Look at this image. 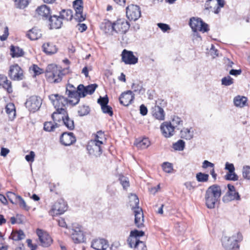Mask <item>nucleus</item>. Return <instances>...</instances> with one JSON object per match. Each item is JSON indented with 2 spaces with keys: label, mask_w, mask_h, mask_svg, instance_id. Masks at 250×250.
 Wrapping results in <instances>:
<instances>
[{
  "label": "nucleus",
  "mask_w": 250,
  "mask_h": 250,
  "mask_svg": "<svg viewBox=\"0 0 250 250\" xmlns=\"http://www.w3.org/2000/svg\"><path fill=\"white\" fill-rule=\"evenodd\" d=\"M5 111L9 116H11L12 117H14L16 115L14 104L12 103L8 104L5 107Z\"/></svg>",
  "instance_id": "nucleus-43"
},
{
  "label": "nucleus",
  "mask_w": 250,
  "mask_h": 250,
  "mask_svg": "<svg viewBox=\"0 0 250 250\" xmlns=\"http://www.w3.org/2000/svg\"><path fill=\"white\" fill-rule=\"evenodd\" d=\"M67 209L66 203L62 200L55 202L52 206L49 213L52 216H55L63 213Z\"/></svg>",
  "instance_id": "nucleus-10"
},
{
  "label": "nucleus",
  "mask_w": 250,
  "mask_h": 250,
  "mask_svg": "<svg viewBox=\"0 0 250 250\" xmlns=\"http://www.w3.org/2000/svg\"><path fill=\"white\" fill-rule=\"evenodd\" d=\"M8 75L13 81H21L24 78L22 69L17 64L10 66Z\"/></svg>",
  "instance_id": "nucleus-7"
},
{
  "label": "nucleus",
  "mask_w": 250,
  "mask_h": 250,
  "mask_svg": "<svg viewBox=\"0 0 250 250\" xmlns=\"http://www.w3.org/2000/svg\"><path fill=\"white\" fill-rule=\"evenodd\" d=\"M153 115L158 120H164L165 119V112L163 109L158 105L153 107Z\"/></svg>",
  "instance_id": "nucleus-27"
},
{
  "label": "nucleus",
  "mask_w": 250,
  "mask_h": 250,
  "mask_svg": "<svg viewBox=\"0 0 250 250\" xmlns=\"http://www.w3.org/2000/svg\"><path fill=\"white\" fill-rule=\"evenodd\" d=\"M247 98L244 96H238L234 98L233 102L235 106L242 107L247 103Z\"/></svg>",
  "instance_id": "nucleus-34"
},
{
  "label": "nucleus",
  "mask_w": 250,
  "mask_h": 250,
  "mask_svg": "<svg viewBox=\"0 0 250 250\" xmlns=\"http://www.w3.org/2000/svg\"><path fill=\"white\" fill-rule=\"evenodd\" d=\"M18 204H19L21 207L23 208L25 210L29 209V208L27 206L25 202L21 196H20V197H18Z\"/></svg>",
  "instance_id": "nucleus-60"
},
{
  "label": "nucleus",
  "mask_w": 250,
  "mask_h": 250,
  "mask_svg": "<svg viewBox=\"0 0 250 250\" xmlns=\"http://www.w3.org/2000/svg\"><path fill=\"white\" fill-rule=\"evenodd\" d=\"M69 233L75 243H80L85 241L83 231L82 227L77 224H73L71 228L68 229Z\"/></svg>",
  "instance_id": "nucleus-3"
},
{
  "label": "nucleus",
  "mask_w": 250,
  "mask_h": 250,
  "mask_svg": "<svg viewBox=\"0 0 250 250\" xmlns=\"http://www.w3.org/2000/svg\"><path fill=\"white\" fill-rule=\"evenodd\" d=\"M135 215V224L140 228L143 226L144 216L142 209L140 208H136L133 210Z\"/></svg>",
  "instance_id": "nucleus-23"
},
{
  "label": "nucleus",
  "mask_w": 250,
  "mask_h": 250,
  "mask_svg": "<svg viewBox=\"0 0 250 250\" xmlns=\"http://www.w3.org/2000/svg\"><path fill=\"white\" fill-rule=\"evenodd\" d=\"M222 192L221 187L216 184L209 186L205 195V204L209 209L214 208L215 205L220 200Z\"/></svg>",
  "instance_id": "nucleus-1"
},
{
  "label": "nucleus",
  "mask_w": 250,
  "mask_h": 250,
  "mask_svg": "<svg viewBox=\"0 0 250 250\" xmlns=\"http://www.w3.org/2000/svg\"><path fill=\"white\" fill-rule=\"evenodd\" d=\"M221 83L222 85L229 86L233 83V79L229 76H228L222 79Z\"/></svg>",
  "instance_id": "nucleus-54"
},
{
  "label": "nucleus",
  "mask_w": 250,
  "mask_h": 250,
  "mask_svg": "<svg viewBox=\"0 0 250 250\" xmlns=\"http://www.w3.org/2000/svg\"><path fill=\"white\" fill-rule=\"evenodd\" d=\"M59 16L62 21H71L73 18V12L70 9H63L60 12Z\"/></svg>",
  "instance_id": "nucleus-32"
},
{
  "label": "nucleus",
  "mask_w": 250,
  "mask_h": 250,
  "mask_svg": "<svg viewBox=\"0 0 250 250\" xmlns=\"http://www.w3.org/2000/svg\"><path fill=\"white\" fill-rule=\"evenodd\" d=\"M85 86L82 84H79L75 92L76 94H75L73 98V100H69L70 104L73 105H75L78 104L80 102V98H83L86 96V93L85 92Z\"/></svg>",
  "instance_id": "nucleus-14"
},
{
  "label": "nucleus",
  "mask_w": 250,
  "mask_h": 250,
  "mask_svg": "<svg viewBox=\"0 0 250 250\" xmlns=\"http://www.w3.org/2000/svg\"><path fill=\"white\" fill-rule=\"evenodd\" d=\"M37 234L41 243V245L43 247H48L52 244L53 240L49 234L43 231L42 229H37Z\"/></svg>",
  "instance_id": "nucleus-11"
},
{
  "label": "nucleus",
  "mask_w": 250,
  "mask_h": 250,
  "mask_svg": "<svg viewBox=\"0 0 250 250\" xmlns=\"http://www.w3.org/2000/svg\"><path fill=\"white\" fill-rule=\"evenodd\" d=\"M193 137V131L189 128H183L181 131V137L186 140H190Z\"/></svg>",
  "instance_id": "nucleus-36"
},
{
  "label": "nucleus",
  "mask_w": 250,
  "mask_h": 250,
  "mask_svg": "<svg viewBox=\"0 0 250 250\" xmlns=\"http://www.w3.org/2000/svg\"><path fill=\"white\" fill-rule=\"evenodd\" d=\"M48 98L56 108H61L65 106L69 100L63 96L58 94H51L48 96Z\"/></svg>",
  "instance_id": "nucleus-8"
},
{
  "label": "nucleus",
  "mask_w": 250,
  "mask_h": 250,
  "mask_svg": "<svg viewBox=\"0 0 250 250\" xmlns=\"http://www.w3.org/2000/svg\"><path fill=\"white\" fill-rule=\"evenodd\" d=\"M209 175L202 172H198L196 175V178L199 182H206L208 180Z\"/></svg>",
  "instance_id": "nucleus-45"
},
{
  "label": "nucleus",
  "mask_w": 250,
  "mask_h": 250,
  "mask_svg": "<svg viewBox=\"0 0 250 250\" xmlns=\"http://www.w3.org/2000/svg\"><path fill=\"white\" fill-rule=\"evenodd\" d=\"M225 179L227 180L236 181L238 180V176L234 171L232 173L228 172L225 175Z\"/></svg>",
  "instance_id": "nucleus-55"
},
{
  "label": "nucleus",
  "mask_w": 250,
  "mask_h": 250,
  "mask_svg": "<svg viewBox=\"0 0 250 250\" xmlns=\"http://www.w3.org/2000/svg\"><path fill=\"white\" fill-rule=\"evenodd\" d=\"M157 25L164 32H167L170 29L169 26L166 23H159Z\"/></svg>",
  "instance_id": "nucleus-64"
},
{
  "label": "nucleus",
  "mask_w": 250,
  "mask_h": 250,
  "mask_svg": "<svg viewBox=\"0 0 250 250\" xmlns=\"http://www.w3.org/2000/svg\"><path fill=\"white\" fill-rule=\"evenodd\" d=\"M144 234L145 233L143 231L135 229L134 230L131 231L130 236L135 237V238H138V237L143 236L144 235Z\"/></svg>",
  "instance_id": "nucleus-59"
},
{
  "label": "nucleus",
  "mask_w": 250,
  "mask_h": 250,
  "mask_svg": "<svg viewBox=\"0 0 250 250\" xmlns=\"http://www.w3.org/2000/svg\"><path fill=\"white\" fill-rule=\"evenodd\" d=\"M83 0H75L73 1V6L76 12L75 19L79 22L83 21L85 19V16L83 15Z\"/></svg>",
  "instance_id": "nucleus-12"
},
{
  "label": "nucleus",
  "mask_w": 250,
  "mask_h": 250,
  "mask_svg": "<svg viewBox=\"0 0 250 250\" xmlns=\"http://www.w3.org/2000/svg\"><path fill=\"white\" fill-rule=\"evenodd\" d=\"M122 60L127 64H135L138 62V58L135 56L133 52L126 49L123 50L122 53Z\"/></svg>",
  "instance_id": "nucleus-13"
},
{
  "label": "nucleus",
  "mask_w": 250,
  "mask_h": 250,
  "mask_svg": "<svg viewBox=\"0 0 250 250\" xmlns=\"http://www.w3.org/2000/svg\"><path fill=\"white\" fill-rule=\"evenodd\" d=\"M225 169L228 170V172L232 173L235 171V167L233 164L226 162L225 164Z\"/></svg>",
  "instance_id": "nucleus-63"
},
{
  "label": "nucleus",
  "mask_w": 250,
  "mask_h": 250,
  "mask_svg": "<svg viewBox=\"0 0 250 250\" xmlns=\"http://www.w3.org/2000/svg\"><path fill=\"white\" fill-rule=\"evenodd\" d=\"M43 51L47 55H52L56 53L58 51V48L52 42H47L42 45Z\"/></svg>",
  "instance_id": "nucleus-24"
},
{
  "label": "nucleus",
  "mask_w": 250,
  "mask_h": 250,
  "mask_svg": "<svg viewBox=\"0 0 250 250\" xmlns=\"http://www.w3.org/2000/svg\"><path fill=\"white\" fill-rule=\"evenodd\" d=\"M47 22L50 29H59L62 25V21L60 16L55 15H51L47 19Z\"/></svg>",
  "instance_id": "nucleus-19"
},
{
  "label": "nucleus",
  "mask_w": 250,
  "mask_h": 250,
  "mask_svg": "<svg viewBox=\"0 0 250 250\" xmlns=\"http://www.w3.org/2000/svg\"><path fill=\"white\" fill-rule=\"evenodd\" d=\"M150 143L147 138H144L141 140H136L135 143V145L136 147L139 149H145L148 147Z\"/></svg>",
  "instance_id": "nucleus-33"
},
{
  "label": "nucleus",
  "mask_w": 250,
  "mask_h": 250,
  "mask_svg": "<svg viewBox=\"0 0 250 250\" xmlns=\"http://www.w3.org/2000/svg\"><path fill=\"white\" fill-rule=\"evenodd\" d=\"M30 70L33 72L34 76L39 75L43 73V69L40 68L36 64H33L31 67H30Z\"/></svg>",
  "instance_id": "nucleus-53"
},
{
  "label": "nucleus",
  "mask_w": 250,
  "mask_h": 250,
  "mask_svg": "<svg viewBox=\"0 0 250 250\" xmlns=\"http://www.w3.org/2000/svg\"><path fill=\"white\" fill-rule=\"evenodd\" d=\"M42 99L37 96H31L25 103L27 108L31 111L34 112L38 110L41 106Z\"/></svg>",
  "instance_id": "nucleus-9"
},
{
  "label": "nucleus",
  "mask_w": 250,
  "mask_h": 250,
  "mask_svg": "<svg viewBox=\"0 0 250 250\" xmlns=\"http://www.w3.org/2000/svg\"><path fill=\"white\" fill-rule=\"evenodd\" d=\"M76 138L72 132H64L60 137L61 143L65 146L72 145L76 142Z\"/></svg>",
  "instance_id": "nucleus-20"
},
{
  "label": "nucleus",
  "mask_w": 250,
  "mask_h": 250,
  "mask_svg": "<svg viewBox=\"0 0 250 250\" xmlns=\"http://www.w3.org/2000/svg\"><path fill=\"white\" fill-rule=\"evenodd\" d=\"M242 175L244 179L250 180V166H244L243 167Z\"/></svg>",
  "instance_id": "nucleus-51"
},
{
  "label": "nucleus",
  "mask_w": 250,
  "mask_h": 250,
  "mask_svg": "<svg viewBox=\"0 0 250 250\" xmlns=\"http://www.w3.org/2000/svg\"><path fill=\"white\" fill-rule=\"evenodd\" d=\"M160 129L163 135L166 138H168L173 135L175 128L171 125V122H164L161 124Z\"/></svg>",
  "instance_id": "nucleus-17"
},
{
  "label": "nucleus",
  "mask_w": 250,
  "mask_h": 250,
  "mask_svg": "<svg viewBox=\"0 0 250 250\" xmlns=\"http://www.w3.org/2000/svg\"><path fill=\"white\" fill-rule=\"evenodd\" d=\"M39 15L42 16L44 20H46L51 16L50 8L46 5H42L36 10Z\"/></svg>",
  "instance_id": "nucleus-25"
},
{
  "label": "nucleus",
  "mask_w": 250,
  "mask_h": 250,
  "mask_svg": "<svg viewBox=\"0 0 250 250\" xmlns=\"http://www.w3.org/2000/svg\"><path fill=\"white\" fill-rule=\"evenodd\" d=\"M102 140H90L87 145V150L89 155L96 157L100 156L102 153Z\"/></svg>",
  "instance_id": "nucleus-5"
},
{
  "label": "nucleus",
  "mask_w": 250,
  "mask_h": 250,
  "mask_svg": "<svg viewBox=\"0 0 250 250\" xmlns=\"http://www.w3.org/2000/svg\"><path fill=\"white\" fill-rule=\"evenodd\" d=\"M189 24L193 32L199 31L205 33L209 30L208 24L199 18L192 17L190 18Z\"/></svg>",
  "instance_id": "nucleus-4"
},
{
  "label": "nucleus",
  "mask_w": 250,
  "mask_h": 250,
  "mask_svg": "<svg viewBox=\"0 0 250 250\" xmlns=\"http://www.w3.org/2000/svg\"><path fill=\"white\" fill-rule=\"evenodd\" d=\"M184 186L189 191H193L196 188L195 182L188 181L184 183Z\"/></svg>",
  "instance_id": "nucleus-56"
},
{
  "label": "nucleus",
  "mask_w": 250,
  "mask_h": 250,
  "mask_svg": "<svg viewBox=\"0 0 250 250\" xmlns=\"http://www.w3.org/2000/svg\"><path fill=\"white\" fill-rule=\"evenodd\" d=\"M98 87V85L96 83L91 84L86 86H85V92L87 94L91 95L93 94L96 88Z\"/></svg>",
  "instance_id": "nucleus-52"
},
{
  "label": "nucleus",
  "mask_w": 250,
  "mask_h": 250,
  "mask_svg": "<svg viewBox=\"0 0 250 250\" xmlns=\"http://www.w3.org/2000/svg\"><path fill=\"white\" fill-rule=\"evenodd\" d=\"M22 49L19 46L11 45L10 46V55L12 58H19L24 55Z\"/></svg>",
  "instance_id": "nucleus-29"
},
{
  "label": "nucleus",
  "mask_w": 250,
  "mask_h": 250,
  "mask_svg": "<svg viewBox=\"0 0 250 250\" xmlns=\"http://www.w3.org/2000/svg\"><path fill=\"white\" fill-rule=\"evenodd\" d=\"M139 240L135 237H131L129 236L127 240L128 244L131 248L136 249V246L138 245Z\"/></svg>",
  "instance_id": "nucleus-50"
},
{
  "label": "nucleus",
  "mask_w": 250,
  "mask_h": 250,
  "mask_svg": "<svg viewBox=\"0 0 250 250\" xmlns=\"http://www.w3.org/2000/svg\"><path fill=\"white\" fill-rule=\"evenodd\" d=\"M115 32L125 34L129 28L130 24L124 19H119L114 22Z\"/></svg>",
  "instance_id": "nucleus-15"
},
{
  "label": "nucleus",
  "mask_w": 250,
  "mask_h": 250,
  "mask_svg": "<svg viewBox=\"0 0 250 250\" xmlns=\"http://www.w3.org/2000/svg\"><path fill=\"white\" fill-rule=\"evenodd\" d=\"M133 90L132 92H135L138 94H144L145 92V89L143 87V85L140 83H133L131 86Z\"/></svg>",
  "instance_id": "nucleus-35"
},
{
  "label": "nucleus",
  "mask_w": 250,
  "mask_h": 250,
  "mask_svg": "<svg viewBox=\"0 0 250 250\" xmlns=\"http://www.w3.org/2000/svg\"><path fill=\"white\" fill-rule=\"evenodd\" d=\"M59 125L57 123L52 122H46L44 124L43 128L46 131H53L56 128L59 127Z\"/></svg>",
  "instance_id": "nucleus-39"
},
{
  "label": "nucleus",
  "mask_w": 250,
  "mask_h": 250,
  "mask_svg": "<svg viewBox=\"0 0 250 250\" xmlns=\"http://www.w3.org/2000/svg\"><path fill=\"white\" fill-rule=\"evenodd\" d=\"M7 197L12 204H18V197H20V195L9 191L7 193Z\"/></svg>",
  "instance_id": "nucleus-48"
},
{
  "label": "nucleus",
  "mask_w": 250,
  "mask_h": 250,
  "mask_svg": "<svg viewBox=\"0 0 250 250\" xmlns=\"http://www.w3.org/2000/svg\"><path fill=\"white\" fill-rule=\"evenodd\" d=\"M222 245L226 250H232L237 247L238 245L236 242V236L224 237L222 239Z\"/></svg>",
  "instance_id": "nucleus-21"
},
{
  "label": "nucleus",
  "mask_w": 250,
  "mask_h": 250,
  "mask_svg": "<svg viewBox=\"0 0 250 250\" xmlns=\"http://www.w3.org/2000/svg\"><path fill=\"white\" fill-rule=\"evenodd\" d=\"M240 196L238 192L234 191L230 192H227L226 196H224L223 198V201H232V200H240Z\"/></svg>",
  "instance_id": "nucleus-31"
},
{
  "label": "nucleus",
  "mask_w": 250,
  "mask_h": 250,
  "mask_svg": "<svg viewBox=\"0 0 250 250\" xmlns=\"http://www.w3.org/2000/svg\"><path fill=\"white\" fill-rule=\"evenodd\" d=\"M134 99V95L131 90H127L121 94L119 97V101L121 104L128 106L132 103Z\"/></svg>",
  "instance_id": "nucleus-16"
},
{
  "label": "nucleus",
  "mask_w": 250,
  "mask_h": 250,
  "mask_svg": "<svg viewBox=\"0 0 250 250\" xmlns=\"http://www.w3.org/2000/svg\"><path fill=\"white\" fill-rule=\"evenodd\" d=\"M91 247L96 250H106L108 247V242L104 239H99L93 240Z\"/></svg>",
  "instance_id": "nucleus-22"
},
{
  "label": "nucleus",
  "mask_w": 250,
  "mask_h": 250,
  "mask_svg": "<svg viewBox=\"0 0 250 250\" xmlns=\"http://www.w3.org/2000/svg\"><path fill=\"white\" fill-rule=\"evenodd\" d=\"M170 122L175 129H179V126L183 125V121L178 116H174Z\"/></svg>",
  "instance_id": "nucleus-42"
},
{
  "label": "nucleus",
  "mask_w": 250,
  "mask_h": 250,
  "mask_svg": "<svg viewBox=\"0 0 250 250\" xmlns=\"http://www.w3.org/2000/svg\"><path fill=\"white\" fill-rule=\"evenodd\" d=\"M67 112L65 109L62 107L56 108V111L54 112L51 115L54 123H62L67 114Z\"/></svg>",
  "instance_id": "nucleus-18"
},
{
  "label": "nucleus",
  "mask_w": 250,
  "mask_h": 250,
  "mask_svg": "<svg viewBox=\"0 0 250 250\" xmlns=\"http://www.w3.org/2000/svg\"><path fill=\"white\" fill-rule=\"evenodd\" d=\"M25 237V235L22 230H13L9 238L15 241H19L23 239Z\"/></svg>",
  "instance_id": "nucleus-30"
},
{
  "label": "nucleus",
  "mask_w": 250,
  "mask_h": 250,
  "mask_svg": "<svg viewBox=\"0 0 250 250\" xmlns=\"http://www.w3.org/2000/svg\"><path fill=\"white\" fill-rule=\"evenodd\" d=\"M217 1L218 6L214 11L215 14H218L220 11V8L223 7L225 5L224 0H216Z\"/></svg>",
  "instance_id": "nucleus-62"
},
{
  "label": "nucleus",
  "mask_w": 250,
  "mask_h": 250,
  "mask_svg": "<svg viewBox=\"0 0 250 250\" xmlns=\"http://www.w3.org/2000/svg\"><path fill=\"white\" fill-rule=\"evenodd\" d=\"M102 111L105 114H108L110 116H112L113 114L112 108L111 106L107 104L101 107Z\"/></svg>",
  "instance_id": "nucleus-57"
},
{
  "label": "nucleus",
  "mask_w": 250,
  "mask_h": 250,
  "mask_svg": "<svg viewBox=\"0 0 250 250\" xmlns=\"http://www.w3.org/2000/svg\"><path fill=\"white\" fill-rule=\"evenodd\" d=\"M0 88H3L6 90L8 93H11L13 91L11 82L7 80L6 77L5 78L3 81H2L1 85H0Z\"/></svg>",
  "instance_id": "nucleus-40"
},
{
  "label": "nucleus",
  "mask_w": 250,
  "mask_h": 250,
  "mask_svg": "<svg viewBox=\"0 0 250 250\" xmlns=\"http://www.w3.org/2000/svg\"><path fill=\"white\" fill-rule=\"evenodd\" d=\"M45 76L48 82L57 83L62 81L63 74L56 65L50 64L46 68Z\"/></svg>",
  "instance_id": "nucleus-2"
},
{
  "label": "nucleus",
  "mask_w": 250,
  "mask_h": 250,
  "mask_svg": "<svg viewBox=\"0 0 250 250\" xmlns=\"http://www.w3.org/2000/svg\"><path fill=\"white\" fill-rule=\"evenodd\" d=\"M126 17L130 21H136L138 20L141 16L140 7L134 4L128 5L126 8Z\"/></svg>",
  "instance_id": "nucleus-6"
},
{
  "label": "nucleus",
  "mask_w": 250,
  "mask_h": 250,
  "mask_svg": "<svg viewBox=\"0 0 250 250\" xmlns=\"http://www.w3.org/2000/svg\"><path fill=\"white\" fill-rule=\"evenodd\" d=\"M129 202L130 206L133 210H134L136 208H139V200L136 194H131L129 197Z\"/></svg>",
  "instance_id": "nucleus-37"
},
{
  "label": "nucleus",
  "mask_w": 250,
  "mask_h": 250,
  "mask_svg": "<svg viewBox=\"0 0 250 250\" xmlns=\"http://www.w3.org/2000/svg\"><path fill=\"white\" fill-rule=\"evenodd\" d=\"M185 147V142L182 140H179L173 144V148L175 150L182 151Z\"/></svg>",
  "instance_id": "nucleus-46"
},
{
  "label": "nucleus",
  "mask_w": 250,
  "mask_h": 250,
  "mask_svg": "<svg viewBox=\"0 0 250 250\" xmlns=\"http://www.w3.org/2000/svg\"><path fill=\"white\" fill-rule=\"evenodd\" d=\"M76 88L71 84H68L66 86L65 94L70 98H73L75 92Z\"/></svg>",
  "instance_id": "nucleus-41"
},
{
  "label": "nucleus",
  "mask_w": 250,
  "mask_h": 250,
  "mask_svg": "<svg viewBox=\"0 0 250 250\" xmlns=\"http://www.w3.org/2000/svg\"><path fill=\"white\" fill-rule=\"evenodd\" d=\"M163 170L167 173H170L173 169L172 165L168 162H165L162 165Z\"/></svg>",
  "instance_id": "nucleus-58"
},
{
  "label": "nucleus",
  "mask_w": 250,
  "mask_h": 250,
  "mask_svg": "<svg viewBox=\"0 0 250 250\" xmlns=\"http://www.w3.org/2000/svg\"><path fill=\"white\" fill-rule=\"evenodd\" d=\"M98 103L101 105V107L104 105L107 104L108 103V99L106 96L105 97H101L98 100Z\"/></svg>",
  "instance_id": "nucleus-61"
},
{
  "label": "nucleus",
  "mask_w": 250,
  "mask_h": 250,
  "mask_svg": "<svg viewBox=\"0 0 250 250\" xmlns=\"http://www.w3.org/2000/svg\"><path fill=\"white\" fill-rule=\"evenodd\" d=\"M31 0H14L15 5L17 8L24 9L26 7Z\"/></svg>",
  "instance_id": "nucleus-44"
},
{
  "label": "nucleus",
  "mask_w": 250,
  "mask_h": 250,
  "mask_svg": "<svg viewBox=\"0 0 250 250\" xmlns=\"http://www.w3.org/2000/svg\"><path fill=\"white\" fill-rule=\"evenodd\" d=\"M119 180L124 189H126L129 187V182L128 178L123 175H120Z\"/></svg>",
  "instance_id": "nucleus-49"
},
{
  "label": "nucleus",
  "mask_w": 250,
  "mask_h": 250,
  "mask_svg": "<svg viewBox=\"0 0 250 250\" xmlns=\"http://www.w3.org/2000/svg\"><path fill=\"white\" fill-rule=\"evenodd\" d=\"M64 119H63L62 123L70 130H73L74 128V123L72 119H70L68 116V113L65 115Z\"/></svg>",
  "instance_id": "nucleus-38"
},
{
  "label": "nucleus",
  "mask_w": 250,
  "mask_h": 250,
  "mask_svg": "<svg viewBox=\"0 0 250 250\" xmlns=\"http://www.w3.org/2000/svg\"><path fill=\"white\" fill-rule=\"evenodd\" d=\"M101 28L106 34H112L113 31H115L114 22L112 23L109 21H105L101 25Z\"/></svg>",
  "instance_id": "nucleus-28"
},
{
  "label": "nucleus",
  "mask_w": 250,
  "mask_h": 250,
  "mask_svg": "<svg viewBox=\"0 0 250 250\" xmlns=\"http://www.w3.org/2000/svg\"><path fill=\"white\" fill-rule=\"evenodd\" d=\"M90 111V108L88 106L83 105L79 107L78 113L80 116H83L87 115Z\"/></svg>",
  "instance_id": "nucleus-47"
},
{
  "label": "nucleus",
  "mask_w": 250,
  "mask_h": 250,
  "mask_svg": "<svg viewBox=\"0 0 250 250\" xmlns=\"http://www.w3.org/2000/svg\"><path fill=\"white\" fill-rule=\"evenodd\" d=\"M26 36L31 40H36L41 37L42 32L41 30L34 27L28 31Z\"/></svg>",
  "instance_id": "nucleus-26"
}]
</instances>
